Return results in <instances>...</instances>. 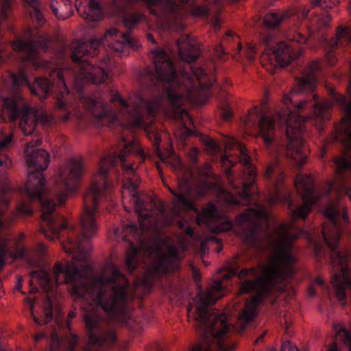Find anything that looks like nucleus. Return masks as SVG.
Returning <instances> with one entry per match:
<instances>
[{
  "mask_svg": "<svg viewBox=\"0 0 351 351\" xmlns=\"http://www.w3.org/2000/svg\"><path fill=\"white\" fill-rule=\"evenodd\" d=\"M198 224L206 223L210 225L213 221L217 222V220L221 221V223L215 227L212 228V231L215 233L225 232L230 230L232 224L226 217H222L221 215L217 211L215 206L209 203L203 208L202 213L198 215L197 218Z\"/></svg>",
  "mask_w": 351,
  "mask_h": 351,
  "instance_id": "obj_13",
  "label": "nucleus"
},
{
  "mask_svg": "<svg viewBox=\"0 0 351 351\" xmlns=\"http://www.w3.org/2000/svg\"><path fill=\"white\" fill-rule=\"evenodd\" d=\"M200 141L202 144L206 147V151L213 154L218 149V145L214 141L213 139L206 135H202L200 136Z\"/></svg>",
  "mask_w": 351,
  "mask_h": 351,
  "instance_id": "obj_45",
  "label": "nucleus"
},
{
  "mask_svg": "<svg viewBox=\"0 0 351 351\" xmlns=\"http://www.w3.org/2000/svg\"><path fill=\"white\" fill-rule=\"evenodd\" d=\"M123 41H116L110 44L109 47L115 51L121 52L123 51L125 44L128 45L131 47L136 46L135 40L131 36L130 33L122 34Z\"/></svg>",
  "mask_w": 351,
  "mask_h": 351,
  "instance_id": "obj_38",
  "label": "nucleus"
},
{
  "mask_svg": "<svg viewBox=\"0 0 351 351\" xmlns=\"http://www.w3.org/2000/svg\"><path fill=\"white\" fill-rule=\"evenodd\" d=\"M343 157L335 160L337 166V173L351 168V130L348 132L346 138L343 140Z\"/></svg>",
  "mask_w": 351,
  "mask_h": 351,
  "instance_id": "obj_27",
  "label": "nucleus"
},
{
  "mask_svg": "<svg viewBox=\"0 0 351 351\" xmlns=\"http://www.w3.org/2000/svg\"><path fill=\"white\" fill-rule=\"evenodd\" d=\"M70 50L71 53V58L76 64L75 69L77 71L83 62H87L86 57L90 53L88 49V44L84 41L75 40L71 43Z\"/></svg>",
  "mask_w": 351,
  "mask_h": 351,
  "instance_id": "obj_24",
  "label": "nucleus"
},
{
  "mask_svg": "<svg viewBox=\"0 0 351 351\" xmlns=\"http://www.w3.org/2000/svg\"><path fill=\"white\" fill-rule=\"evenodd\" d=\"M301 197L303 199L302 204L291 211L294 218L305 219L311 211L312 204L315 202L314 197H306L305 194H301Z\"/></svg>",
  "mask_w": 351,
  "mask_h": 351,
  "instance_id": "obj_32",
  "label": "nucleus"
},
{
  "mask_svg": "<svg viewBox=\"0 0 351 351\" xmlns=\"http://www.w3.org/2000/svg\"><path fill=\"white\" fill-rule=\"evenodd\" d=\"M117 156L114 154H106L104 155L99 162L98 173L106 176L110 169L112 167L116 162Z\"/></svg>",
  "mask_w": 351,
  "mask_h": 351,
  "instance_id": "obj_33",
  "label": "nucleus"
},
{
  "mask_svg": "<svg viewBox=\"0 0 351 351\" xmlns=\"http://www.w3.org/2000/svg\"><path fill=\"white\" fill-rule=\"evenodd\" d=\"M143 15L141 13H132L123 18V24L128 29H132L138 24L143 19Z\"/></svg>",
  "mask_w": 351,
  "mask_h": 351,
  "instance_id": "obj_43",
  "label": "nucleus"
},
{
  "mask_svg": "<svg viewBox=\"0 0 351 351\" xmlns=\"http://www.w3.org/2000/svg\"><path fill=\"white\" fill-rule=\"evenodd\" d=\"M191 13L196 17L207 16L208 15V9L206 5H197L191 10Z\"/></svg>",
  "mask_w": 351,
  "mask_h": 351,
  "instance_id": "obj_48",
  "label": "nucleus"
},
{
  "mask_svg": "<svg viewBox=\"0 0 351 351\" xmlns=\"http://www.w3.org/2000/svg\"><path fill=\"white\" fill-rule=\"evenodd\" d=\"M148 138L153 142V145L155 147L156 152L161 160L164 161L167 156L172 154L171 149H167L165 153H162L160 149L159 145L161 141V136L160 134L158 132H149Z\"/></svg>",
  "mask_w": 351,
  "mask_h": 351,
  "instance_id": "obj_35",
  "label": "nucleus"
},
{
  "mask_svg": "<svg viewBox=\"0 0 351 351\" xmlns=\"http://www.w3.org/2000/svg\"><path fill=\"white\" fill-rule=\"evenodd\" d=\"M50 351H66L65 342L55 331L51 334Z\"/></svg>",
  "mask_w": 351,
  "mask_h": 351,
  "instance_id": "obj_41",
  "label": "nucleus"
},
{
  "mask_svg": "<svg viewBox=\"0 0 351 351\" xmlns=\"http://www.w3.org/2000/svg\"><path fill=\"white\" fill-rule=\"evenodd\" d=\"M57 76L58 78V80L60 81L64 87H66V80L64 77V71L62 69H57L54 70L51 74V76Z\"/></svg>",
  "mask_w": 351,
  "mask_h": 351,
  "instance_id": "obj_60",
  "label": "nucleus"
},
{
  "mask_svg": "<svg viewBox=\"0 0 351 351\" xmlns=\"http://www.w3.org/2000/svg\"><path fill=\"white\" fill-rule=\"evenodd\" d=\"M234 146L237 147L240 152L239 160L244 165H250L251 157L249 156L246 147L240 142H235Z\"/></svg>",
  "mask_w": 351,
  "mask_h": 351,
  "instance_id": "obj_44",
  "label": "nucleus"
},
{
  "mask_svg": "<svg viewBox=\"0 0 351 351\" xmlns=\"http://www.w3.org/2000/svg\"><path fill=\"white\" fill-rule=\"evenodd\" d=\"M154 54L156 73L161 80L167 83L165 88L171 106L180 109L184 104L185 97L195 99L197 85L189 75L183 71L180 80H175L176 71L169 56L163 50H156Z\"/></svg>",
  "mask_w": 351,
  "mask_h": 351,
  "instance_id": "obj_5",
  "label": "nucleus"
},
{
  "mask_svg": "<svg viewBox=\"0 0 351 351\" xmlns=\"http://www.w3.org/2000/svg\"><path fill=\"white\" fill-rule=\"evenodd\" d=\"M134 154H140L143 159L145 155L141 145L136 142L129 143L125 145L124 148L120 152L119 158L123 168L128 173H133V164L130 162V157Z\"/></svg>",
  "mask_w": 351,
  "mask_h": 351,
  "instance_id": "obj_23",
  "label": "nucleus"
},
{
  "mask_svg": "<svg viewBox=\"0 0 351 351\" xmlns=\"http://www.w3.org/2000/svg\"><path fill=\"white\" fill-rule=\"evenodd\" d=\"M287 17V14H276L270 12L263 18V24L267 28H276L280 25L281 22Z\"/></svg>",
  "mask_w": 351,
  "mask_h": 351,
  "instance_id": "obj_36",
  "label": "nucleus"
},
{
  "mask_svg": "<svg viewBox=\"0 0 351 351\" xmlns=\"http://www.w3.org/2000/svg\"><path fill=\"white\" fill-rule=\"evenodd\" d=\"M337 210L338 206L336 203L331 202L328 204L324 210L328 220L323 223L322 232L326 245L332 251L330 256L332 263L335 265L337 263L340 267V271L333 274L331 283L336 297L344 305L346 289L351 287V269L348 267L351 256L336 251L340 235L337 223Z\"/></svg>",
  "mask_w": 351,
  "mask_h": 351,
  "instance_id": "obj_4",
  "label": "nucleus"
},
{
  "mask_svg": "<svg viewBox=\"0 0 351 351\" xmlns=\"http://www.w3.org/2000/svg\"><path fill=\"white\" fill-rule=\"evenodd\" d=\"M312 98L314 100L313 116L317 122H322L325 119H328L327 111L332 106V102L330 100L318 101V95L313 93Z\"/></svg>",
  "mask_w": 351,
  "mask_h": 351,
  "instance_id": "obj_26",
  "label": "nucleus"
},
{
  "mask_svg": "<svg viewBox=\"0 0 351 351\" xmlns=\"http://www.w3.org/2000/svg\"><path fill=\"white\" fill-rule=\"evenodd\" d=\"M313 184L314 180L311 174H308L304 176L298 175L295 180L297 191H299L300 188H301L304 191V193H302L301 194H305L306 197H313Z\"/></svg>",
  "mask_w": 351,
  "mask_h": 351,
  "instance_id": "obj_30",
  "label": "nucleus"
},
{
  "mask_svg": "<svg viewBox=\"0 0 351 351\" xmlns=\"http://www.w3.org/2000/svg\"><path fill=\"white\" fill-rule=\"evenodd\" d=\"M308 119V117H302L293 112L290 113L286 119V136L288 140L286 154L294 160L300 167L306 162L307 158L302 150L303 146L302 132L304 123Z\"/></svg>",
  "mask_w": 351,
  "mask_h": 351,
  "instance_id": "obj_9",
  "label": "nucleus"
},
{
  "mask_svg": "<svg viewBox=\"0 0 351 351\" xmlns=\"http://www.w3.org/2000/svg\"><path fill=\"white\" fill-rule=\"evenodd\" d=\"M84 172L83 158L72 156L67 160V196L77 193Z\"/></svg>",
  "mask_w": 351,
  "mask_h": 351,
  "instance_id": "obj_12",
  "label": "nucleus"
},
{
  "mask_svg": "<svg viewBox=\"0 0 351 351\" xmlns=\"http://www.w3.org/2000/svg\"><path fill=\"white\" fill-rule=\"evenodd\" d=\"M169 189L176 197V199L173 203V210L175 213H176L178 215H180L182 213L180 206H182L183 208L186 210H193L195 212L197 213V210L195 208L194 204L191 200L188 199L182 193H176L170 188H169Z\"/></svg>",
  "mask_w": 351,
  "mask_h": 351,
  "instance_id": "obj_29",
  "label": "nucleus"
},
{
  "mask_svg": "<svg viewBox=\"0 0 351 351\" xmlns=\"http://www.w3.org/2000/svg\"><path fill=\"white\" fill-rule=\"evenodd\" d=\"M81 101L86 110L97 124L104 121L110 112V109L101 101L90 96L81 97Z\"/></svg>",
  "mask_w": 351,
  "mask_h": 351,
  "instance_id": "obj_16",
  "label": "nucleus"
},
{
  "mask_svg": "<svg viewBox=\"0 0 351 351\" xmlns=\"http://www.w3.org/2000/svg\"><path fill=\"white\" fill-rule=\"evenodd\" d=\"M291 226L289 224L280 225L271 236L274 253L268 262L258 267L243 269L239 277L246 276L241 282L239 294H252L247 299L242 311L239 313L235 324L228 322L227 315L218 313L215 309H208L203 306H197L195 321L198 328L206 335L213 337L212 344L208 341L195 345L191 351H213L217 347L219 351H233L236 343L226 344L220 337L226 335L231 329L242 334L258 315L257 306L262 298L276 289L285 291L286 284L284 278L291 277L292 263L295 261L290 254L292 243L298 238L296 234H290Z\"/></svg>",
  "mask_w": 351,
  "mask_h": 351,
  "instance_id": "obj_1",
  "label": "nucleus"
},
{
  "mask_svg": "<svg viewBox=\"0 0 351 351\" xmlns=\"http://www.w3.org/2000/svg\"><path fill=\"white\" fill-rule=\"evenodd\" d=\"M39 0L36 1V3L34 5H29L32 7L33 10L31 12L32 18L34 19L38 24L42 25L45 23V19L43 14L40 11L38 8Z\"/></svg>",
  "mask_w": 351,
  "mask_h": 351,
  "instance_id": "obj_46",
  "label": "nucleus"
},
{
  "mask_svg": "<svg viewBox=\"0 0 351 351\" xmlns=\"http://www.w3.org/2000/svg\"><path fill=\"white\" fill-rule=\"evenodd\" d=\"M77 336L71 332L69 337H67V351H73L77 346Z\"/></svg>",
  "mask_w": 351,
  "mask_h": 351,
  "instance_id": "obj_53",
  "label": "nucleus"
},
{
  "mask_svg": "<svg viewBox=\"0 0 351 351\" xmlns=\"http://www.w3.org/2000/svg\"><path fill=\"white\" fill-rule=\"evenodd\" d=\"M277 166H278L277 162H275L274 163L269 165L267 166V167L266 168V170L265 172V176L267 178H270L271 176V175L273 174V172Z\"/></svg>",
  "mask_w": 351,
  "mask_h": 351,
  "instance_id": "obj_64",
  "label": "nucleus"
},
{
  "mask_svg": "<svg viewBox=\"0 0 351 351\" xmlns=\"http://www.w3.org/2000/svg\"><path fill=\"white\" fill-rule=\"evenodd\" d=\"M198 152L199 151L196 147H193L191 149L188 154L189 158L193 163H196L197 162Z\"/></svg>",
  "mask_w": 351,
  "mask_h": 351,
  "instance_id": "obj_63",
  "label": "nucleus"
},
{
  "mask_svg": "<svg viewBox=\"0 0 351 351\" xmlns=\"http://www.w3.org/2000/svg\"><path fill=\"white\" fill-rule=\"evenodd\" d=\"M32 278L38 280L40 285L46 293L45 300L43 305V317H38L34 313V302L30 303V311L33 319L36 325L42 326L50 322L53 317L60 318L63 314L60 302L56 298H53V295H56L59 291V286L66 283V266L60 262H57L53 269L52 274L45 270L32 271L30 273Z\"/></svg>",
  "mask_w": 351,
  "mask_h": 351,
  "instance_id": "obj_6",
  "label": "nucleus"
},
{
  "mask_svg": "<svg viewBox=\"0 0 351 351\" xmlns=\"http://www.w3.org/2000/svg\"><path fill=\"white\" fill-rule=\"evenodd\" d=\"M2 112L11 121L20 119L19 127L25 135L33 134L38 121L47 120L45 116H40L27 105H21L15 99L7 97L2 105Z\"/></svg>",
  "mask_w": 351,
  "mask_h": 351,
  "instance_id": "obj_8",
  "label": "nucleus"
},
{
  "mask_svg": "<svg viewBox=\"0 0 351 351\" xmlns=\"http://www.w3.org/2000/svg\"><path fill=\"white\" fill-rule=\"evenodd\" d=\"M253 182L254 181L250 179L249 182L243 184V191L239 193L241 197H243L244 199H247L250 197V194L247 192V189L251 187Z\"/></svg>",
  "mask_w": 351,
  "mask_h": 351,
  "instance_id": "obj_59",
  "label": "nucleus"
},
{
  "mask_svg": "<svg viewBox=\"0 0 351 351\" xmlns=\"http://www.w3.org/2000/svg\"><path fill=\"white\" fill-rule=\"evenodd\" d=\"M219 198L230 204H237V201L234 199L232 194L222 191L219 194Z\"/></svg>",
  "mask_w": 351,
  "mask_h": 351,
  "instance_id": "obj_52",
  "label": "nucleus"
},
{
  "mask_svg": "<svg viewBox=\"0 0 351 351\" xmlns=\"http://www.w3.org/2000/svg\"><path fill=\"white\" fill-rule=\"evenodd\" d=\"M335 0H312L314 6H319L322 8H331L337 4Z\"/></svg>",
  "mask_w": 351,
  "mask_h": 351,
  "instance_id": "obj_49",
  "label": "nucleus"
},
{
  "mask_svg": "<svg viewBox=\"0 0 351 351\" xmlns=\"http://www.w3.org/2000/svg\"><path fill=\"white\" fill-rule=\"evenodd\" d=\"M86 327L89 329V336L90 334H96V330L98 326V320L90 315H87L85 318Z\"/></svg>",
  "mask_w": 351,
  "mask_h": 351,
  "instance_id": "obj_47",
  "label": "nucleus"
},
{
  "mask_svg": "<svg viewBox=\"0 0 351 351\" xmlns=\"http://www.w3.org/2000/svg\"><path fill=\"white\" fill-rule=\"evenodd\" d=\"M131 250L126 254V265L132 271L138 265L136 253L139 250L144 251V256L147 257L153 268L158 272H166L171 270L178 261L177 252L173 243L170 240H159L148 243H141L139 248L130 245Z\"/></svg>",
  "mask_w": 351,
  "mask_h": 351,
  "instance_id": "obj_7",
  "label": "nucleus"
},
{
  "mask_svg": "<svg viewBox=\"0 0 351 351\" xmlns=\"http://www.w3.org/2000/svg\"><path fill=\"white\" fill-rule=\"evenodd\" d=\"M75 76L77 80L90 82L95 84L104 83L108 78V74L103 68L95 66L88 62H83L80 65V69L75 71Z\"/></svg>",
  "mask_w": 351,
  "mask_h": 351,
  "instance_id": "obj_14",
  "label": "nucleus"
},
{
  "mask_svg": "<svg viewBox=\"0 0 351 351\" xmlns=\"http://www.w3.org/2000/svg\"><path fill=\"white\" fill-rule=\"evenodd\" d=\"M95 213L91 211L83 210L80 216L81 239L82 241H89L96 234L97 226L95 220Z\"/></svg>",
  "mask_w": 351,
  "mask_h": 351,
  "instance_id": "obj_19",
  "label": "nucleus"
},
{
  "mask_svg": "<svg viewBox=\"0 0 351 351\" xmlns=\"http://www.w3.org/2000/svg\"><path fill=\"white\" fill-rule=\"evenodd\" d=\"M104 40H105L102 36L100 38H93L89 40L88 47H89L90 49L96 51L100 47L101 45L104 42Z\"/></svg>",
  "mask_w": 351,
  "mask_h": 351,
  "instance_id": "obj_54",
  "label": "nucleus"
},
{
  "mask_svg": "<svg viewBox=\"0 0 351 351\" xmlns=\"http://www.w3.org/2000/svg\"><path fill=\"white\" fill-rule=\"evenodd\" d=\"M165 10L169 12L176 11L180 9V4L178 0H167L164 4Z\"/></svg>",
  "mask_w": 351,
  "mask_h": 351,
  "instance_id": "obj_55",
  "label": "nucleus"
},
{
  "mask_svg": "<svg viewBox=\"0 0 351 351\" xmlns=\"http://www.w3.org/2000/svg\"><path fill=\"white\" fill-rule=\"evenodd\" d=\"M242 217L246 220H250L257 223H260L262 220L266 221L267 218V213L265 210L250 208L242 214Z\"/></svg>",
  "mask_w": 351,
  "mask_h": 351,
  "instance_id": "obj_37",
  "label": "nucleus"
},
{
  "mask_svg": "<svg viewBox=\"0 0 351 351\" xmlns=\"http://www.w3.org/2000/svg\"><path fill=\"white\" fill-rule=\"evenodd\" d=\"M41 143L42 138L37 136L36 139L26 144L25 152L29 171L25 190L29 202L38 200L40 202L43 211L42 220L47 226L41 225L40 231L46 237L54 239L59 237L60 229L66 228V222L62 221L60 223L58 221L55 212V202L43 196L45 191V178L43 172L48 167L50 155L45 149H35V147Z\"/></svg>",
  "mask_w": 351,
  "mask_h": 351,
  "instance_id": "obj_3",
  "label": "nucleus"
},
{
  "mask_svg": "<svg viewBox=\"0 0 351 351\" xmlns=\"http://www.w3.org/2000/svg\"><path fill=\"white\" fill-rule=\"evenodd\" d=\"M319 69V62H310L303 71L302 76L296 78L297 83L294 86L295 91L313 92L317 86V80L315 73Z\"/></svg>",
  "mask_w": 351,
  "mask_h": 351,
  "instance_id": "obj_15",
  "label": "nucleus"
},
{
  "mask_svg": "<svg viewBox=\"0 0 351 351\" xmlns=\"http://www.w3.org/2000/svg\"><path fill=\"white\" fill-rule=\"evenodd\" d=\"M12 47L16 51H21L26 53L23 58L24 61L32 60L37 50L36 43L34 40H25L23 38L14 40L12 43Z\"/></svg>",
  "mask_w": 351,
  "mask_h": 351,
  "instance_id": "obj_25",
  "label": "nucleus"
},
{
  "mask_svg": "<svg viewBox=\"0 0 351 351\" xmlns=\"http://www.w3.org/2000/svg\"><path fill=\"white\" fill-rule=\"evenodd\" d=\"M298 91H295L294 88L290 95H283V101L286 104H291L298 110H302L304 109L308 105V100L304 99L298 102L295 101V95L298 93Z\"/></svg>",
  "mask_w": 351,
  "mask_h": 351,
  "instance_id": "obj_39",
  "label": "nucleus"
},
{
  "mask_svg": "<svg viewBox=\"0 0 351 351\" xmlns=\"http://www.w3.org/2000/svg\"><path fill=\"white\" fill-rule=\"evenodd\" d=\"M1 3V12L4 19L8 17V12L10 8V0H0Z\"/></svg>",
  "mask_w": 351,
  "mask_h": 351,
  "instance_id": "obj_57",
  "label": "nucleus"
},
{
  "mask_svg": "<svg viewBox=\"0 0 351 351\" xmlns=\"http://www.w3.org/2000/svg\"><path fill=\"white\" fill-rule=\"evenodd\" d=\"M134 97L138 103L129 111L128 119L134 126L152 123L159 109V102L156 99L145 100L141 90L136 92Z\"/></svg>",
  "mask_w": 351,
  "mask_h": 351,
  "instance_id": "obj_10",
  "label": "nucleus"
},
{
  "mask_svg": "<svg viewBox=\"0 0 351 351\" xmlns=\"http://www.w3.org/2000/svg\"><path fill=\"white\" fill-rule=\"evenodd\" d=\"M272 51L277 64L281 67L289 65L293 59L300 56V52H293L291 47L282 41L274 47Z\"/></svg>",
  "mask_w": 351,
  "mask_h": 351,
  "instance_id": "obj_21",
  "label": "nucleus"
},
{
  "mask_svg": "<svg viewBox=\"0 0 351 351\" xmlns=\"http://www.w3.org/2000/svg\"><path fill=\"white\" fill-rule=\"evenodd\" d=\"M260 134H274L275 128L272 119L268 117H262L259 121Z\"/></svg>",
  "mask_w": 351,
  "mask_h": 351,
  "instance_id": "obj_40",
  "label": "nucleus"
},
{
  "mask_svg": "<svg viewBox=\"0 0 351 351\" xmlns=\"http://www.w3.org/2000/svg\"><path fill=\"white\" fill-rule=\"evenodd\" d=\"M221 283L220 281H215L213 285L208 289L204 295L200 297L199 304L197 306H203L208 307L209 305L214 304L220 295L217 294L221 291Z\"/></svg>",
  "mask_w": 351,
  "mask_h": 351,
  "instance_id": "obj_28",
  "label": "nucleus"
},
{
  "mask_svg": "<svg viewBox=\"0 0 351 351\" xmlns=\"http://www.w3.org/2000/svg\"><path fill=\"white\" fill-rule=\"evenodd\" d=\"M112 278H91V269L83 261H75L67 267V282L74 281L72 294L82 297L90 292L97 304L107 314L117 313L126 300L125 278L117 269L110 271Z\"/></svg>",
  "mask_w": 351,
  "mask_h": 351,
  "instance_id": "obj_2",
  "label": "nucleus"
},
{
  "mask_svg": "<svg viewBox=\"0 0 351 351\" xmlns=\"http://www.w3.org/2000/svg\"><path fill=\"white\" fill-rule=\"evenodd\" d=\"M332 343H336L337 346V343H342L346 345L351 351V334L346 329H341L336 334L335 341Z\"/></svg>",
  "mask_w": 351,
  "mask_h": 351,
  "instance_id": "obj_42",
  "label": "nucleus"
},
{
  "mask_svg": "<svg viewBox=\"0 0 351 351\" xmlns=\"http://www.w3.org/2000/svg\"><path fill=\"white\" fill-rule=\"evenodd\" d=\"M77 10L86 20L98 21L101 19L102 12L95 0H83L79 3Z\"/></svg>",
  "mask_w": 351,
  "mask_h": 351,
  "instance_id": "obj_22",
  "label": "nucleus"
},
{
  "mask_svg": "<svg viewBox=\"0 0 351 351\" xmlns=\"http://www.w3.org/2000/svg\"><path fill=\"white\" fill-rule=\"evenodd\" d=\"M232 111L229 106H226L222 109V118L224 120H228L232 117Z\"/></svg>",
  "mask_w": 351,
  "mask_h": 351,
  "instance_id": "obj_62",
  "label": "nucleus"
},
{
  "mask_svg": "<svg viewBox=\"0 0 351 351\" xmlns=\"http://www.w3.org/2000/svg\"><path fill=\"white\" fill-rule=\"evenodd\" d=\"M117 341V337L114 331L109 330L102 335L101 337H98L96 334H90L88 338V344L98 346H109L114 343Z\"/></svg>",
  "mask_w": 351,
  "mask_h": 351,
  "instance_id": "obj_31",
  "label": "nucleus"
},
{
  "mask_svg": "<svg viewBox=\"0 0 351 351\" xmlns=\"http://www.w3.org/2000/svg\"><path fill=\"white\" fill-rule=\"evenodd\" d=\"M18 212L23 215H32L33 210L27 203L22 202L17 206Z\"/></svg>",
  "mask_w": 351,
  "mask_h": 351,
  "instance_id": "obj_50",
  "label": "nucleus"
},
{
  "mask_svg": "<svg viewBox=\"0 0 351 351\" xmlns=\"http://www.w3.org/2000/svg\"><path fill=\"white\" fill-rule=\"evenodd\" d=\"M259 135L263 138L266 146L271 145L276 140V137L274 134H261Z\"/></svg>",
  "mask_w": 351,
  "mask_h": 351,
  "instance_id": "obj_56",
  "label": "nucleus"
},
{
  "mask_svg": "<svg viewBox=\"0 0 351 351\" xmlns=\"http://www.w3.org/2000/svg\"><path fill=\"white\" fill-rule=\"evenodd\" d=\"M193 74L196 78L198 85L202 88H208L212 86V81L208 77L202 68L199 66L191 67Z\"/></svg>",
  "mask_w": 351,
  "mask_h": 351,
  "instance_id": "obj_34",
  "label": "nucleus"
},
{
  "mask_svg": "<svg viewBox=\"0 0 351 351\" xmlns=\"http://www.w3.org/2000/svg\"><path fill=\"white\" fill-rule=\"evenodd\" d=\"M104 193V189L97 182H92L84 194L83 210L97 213L98 202Z\"/></svg>",
  "mask_w": 351,
  "mask_h": 351,
  "instance_id": "obj_20",
  "label": "nucleus"
},
{
  "mask_svg": "<svg viewBox=\"0 0 351 351\" xmlns=\"http://www.w3.org/2000/svg\"><path fill=\"white\" fill-rule=\"evenodd\" d=\"M180 59L188 63L195 62L199 56L198 47L190 35L185 34L177 40Z\"/></svg>",
  "mask_w": 351,
  "mask_h": 351,
  "instance_id": "obj_17",
  "label": "nucleus"
},
{
  "mask_svg": "<svg viewBox=\"0 0 351 351\" xmlns=\"http://www.w3.org/2000/svg\"><path fill=\"white\" fill-rule=\"evenodd\" d=\"M11 77L14 87L20 88L23 85H27L31 93L38 95L41 99L47 98L50 89L53 86V82L45 77H36L34 83L31 84L25 72L22 70L17 73H12Z\"/></svg>",
  "mask_w": 351,
  "mask_h": 351,
  "instance_id": "obj_11",
  "label": "nucleus"
},
{
  "mask_svg": "<svg viewBox=\"0 0 351 351\" xmlns=\"http://www.w3.org/2000/svg\"><path fill=\"white\" fill-rule=\"evenodd\" d=\"M348 34L349 32H348V29L346 28L339 27L336 32L335 38H337V40H339L345 37H347L348 38Z\"/></svg>",
  "mask_w": 351,
  "mask_h": 351,
  "instance_id": "obj_58",
  "label": "nucleus"
},
{
  "mask_svg": "<svg viewBox=\"0 0 351 351\" xmlns=\"http://www.w3.org/2000/svg\"><path fill=\"white\" fill-rule=\"evenodd\" d=\"M135 198V210L140 217V224L143 230L147 228L144 224L143 220L152 215L154 208L158 209L162 214V208L159 203L154 202L152 198L147 197L146 199H141L137 196V193L134 194Z\"/></svg>",
  "mask_w": 351,
  "mask_h": 351,
  "instance_id": "obj_18",
  "label": "nucleus"
},
{
  "mask_svg": "<svg viewBox=\"0 0 351 351\" xmlns=\"http://www.w3.org/2000/svg\"><path fill=\"white\" fill-rule=\"evenodd\" d=\"M11 165V160L7 155H3L0 157V181L3 177V170L8 168Z\"/></svg>",
  "mask_w": 351,
  "mask_h": 351,
  "instance_id": "obj_51",
  "label": "nucleus"
},
{
  "mask_svg": "<svg viewBox=\"0 0 351 351\" xmlns=\"http://www.w3.org/2000/svg\"><path fill=\"white\" fill-rule=\"evenodd\" d=\"M280 351H299L297 347L290 341L285 342L281 348Z\"/></svg>",
  "mask_w": 351,
  "mask_h": 351,
  "instance_id": "obj_61",
  "label": "nucleus"
}]
</instances>
